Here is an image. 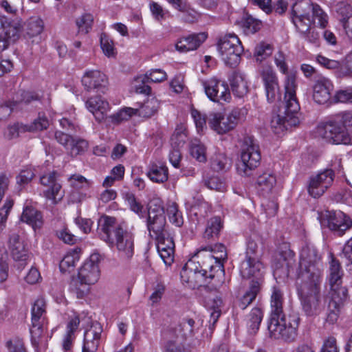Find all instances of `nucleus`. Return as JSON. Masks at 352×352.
I'll list each match as a JSON object with an SVG mask.
<instances>
[{
	"label": "nucleus",
	"instance_id": "7ed1b4c3",
	"mask_svg": "<svg viewBox=\"0 0 352 352\" xmlns=\"http://www.w3.org/2000/svg\"><path fill=\"white\" fill-rule=\"evenodd\" d=\"M274 60L279 72L285 75V94L278 113L272 118L270 127L274 133L282 135L285 131L299 124L298 113L300 107L296 97V77L294 73L288 72V65L284 54L278 52L274 55Z\"/></svg>",
	"mask_w": 352,
	"mask_h": 352
},
{
	"label": "nucleus",
	"instance_id": "a211bd4d",
	"mask_svg": "<svg viewBox=\"0 0 352 352\" xmlns=\"http://www.w3.org/2000/svg\"><path fill=\"white\" fill-rule=\"evenodd\" d=\"M166 219L164 208L161 205H155V208L149 206L148 210L147 228L151 238H159L166 234L165 230Z\"/></svg>",
	"mask_w": 352,
	"mask_h": 352
},
{
	"label": "nucleus",
	"instance_id": "c756f323",
	"mask_svg": "<svg viewBox=\"0 0 352 352\" xmlns=\"http://www.w3.org/2000/svg\"><path fill=\"white\" fill-rule=\"evenodd\" d=\"M206 38L207 35L204 32L182 37L175 44V48L180 52H187L195 50Z\"/></svg>",
	"mask_w": 352,
	"mask_h": 352
},
{
	"label": "nucleus",
	"instance_id": "c03bdc74",
	"mask_svg": "<svg viewBox=\"0 0 352 352\" xmlns=\"http://www.w3.org/2000/svg\"><path fill=\"white\" fill-rule=\"evenodd\" d=\"M190 153L191 156L199 162H206L207 160L206 148L199 141L195 140L191 143Z\"/></svg>",
	"mask_w": 352,
	"mask_h": 352
},
{
	"label": "nucleus",
	"instance_id": "412c9836",
	"mask_svg": "<svg viewBox=\"0 0 352 352\" xmlns=\"http://www.w3.org/2000/svg\"><path fill=\"white\" fill-rule=\"evenodd\" d=\"M256 188L257 192L265 197L274 196L280 189L277 184L276 175L270 170L264 171L258 176Z\"/></svg>",
	"mask_w": 352,
	"mask_h": 352
},
{
	"label": "nucleus",
	"instance_id": "bb28decb",
	"mask_svg": "<svg viewBox=\"0 0 352 352\" xmlns=\"http://www.w3.org/2000/svg\"><path fill=\"white\" fill-rule=\"evenodd\" d=\"M19 30L5 16H0V52L8 48L12 40L18 35Z\"/></svg>",
	"mask_w": 352,
	"mask_h": 352
},
{
	"label": "nucleus",
	"instance_id": "bf43d9fd",
	"mask_svg": "<svg viewBox=\"0 0 352 352\" xmlns=\"http://www.w3.org/2000/svg\"><path fill=\"white\" fill-rule=\"evenodd\" d=\"M157 243V252H162L166 249L175 248V243L173 239L168 234L154 239Z\"/></svg>",
	"mask_w": 352,
	"mask_h": 352
},
{
	"label": "nucleus",
	"instance_id": "f704fd0d",
	"mask_svg": "<svg viewBox=\"0 0 352 352\" xmlns=\"http://www.w3.org/2000/svg\"><path fill=\"white\" fill-rule=\"evenodd\" d=\"M80 250L79 249H74L68 252L60 262V270L62 272H71L80 260Z\"/></svg>",
	"mask_w": 352,
	"mask_h": 352
},
{
	"label": "nucleus",
	"instance_id": "4be33fe9",
	"mask_svg": "<svg viewBox=\"0 0 352 352\" xmlns=\"http://www.w3.org/2000/svg\"><path fill=\"white\" fill-rule=\"evenodd\" d=\"M68 182L73 190L70 195V200L74 203L81 202L89 195V189L91 183L85 177L74 174L68 178Z\"/></svg>",
	"mask_w": 352,
	"mask_h": 352
},
{
	"label": "nucleus",
	"instance_id": "2eb2a0df",
	"mask_svg": "<svg viewBox=\"0 0 352 352\" xmlns=\"http://www.w3.org/2000/svg\"><path fill=\"white\" fill-rule=\"evenodd\" d=\"M334 172L331 169H325L309 177L307 191L314 198H319L332 185Z\"/></svg>",
	"mask_w": 352,
	"mask_h": 352
},
{
	"label": "nucleus",
	"instance_id": "5701e85b",
	"mask_svg": "<svg viewBox=\"0 0 352 352\" xmlns=\"http://www.w3.org/2000/svg\"><path fill=\"white\" fill-rule=\"evenodd\" d=\"M333 90L332 82L327 78L320 77L312 87V98L316 103L324 104L329 101Z\"/></svg>",
	"mask_w": 352,
	"mask_h": 352
},
{
	"label": "nucleus",
	"instance_id": "72a5a7b5",
	"mask_svg": "<svg viewBox=\"0 0 352 352\" xmlns=\"http://www.w3.org/2000/svg\"><path fill=\"white\" fill-rule=\"evenodd\" d=\"M263 318V312L261 308L254 307L246 316V325L250 334H254L259 329Z\"/></svg>",
	"mask_w": 352,
	"mask_h": 352
},
{
	"label": "nucleus",
	"instance_id": "0eeeda50",
	"mask_svg": "<svg viewBox=\"0 0 352 352\" xmlns=\"http://www.w3.org/2000/svg\"><path fill=\"white\" fill-rule=\"evenodd\" d=\"M317 133L326 141L334 144H352V113L341 111L321 122Z\"/></svg>",
	"mask_w": 352,
	"mask_h": 352
},
{
	"label": "nucleus",
	"instance_id": "13d9d810",
	"mask_svg": "<svg viewBox=\"0 0 352 352\" xmlns=\"http://www.w3.org/2000/svg\"><path fill=\"white\" fill-rule=\"evenodd\" d=\"M94 17L90 14H85L76 20L78 30L83 33H87L91 28Z\"/></svg>",
	"mask_w": 352,
	"mask_h": 352
},
{
	"label": "nucleus",
	"instance_id": "79ce46f5",
	"mask_svg": "<svg viewBox=\"0 0 352 352\" xmlns=\"http://www.w3.org/2000/svg\"><path fill=\"white\" fill-rule=\"evenodd\" d=\"M123 198L131 211L137 214L140 217H144L145 213L144 206L137 201L133 193L126 192L123 194Z\"/></svg>",
	"mask_w": 352,
	"mask_h": 352
},
{
	"label": "nucleus",
	"instance_id": "9b49d317",
	"mask_svg": "<svg viewBox=\"0 0 352 352\" xmlns=\"http://www.w3.org/2000/svg\"><path fill=\"white\" fill-rule=\"evenodd\" d=\"M256 244H248L244 261L240 265V274L243 278H254L261 283L264 273V265L255 253Z\"/></svg>",
	"mask_w": 352,
	"mask_h": 352
},
{
	"label": "nucleus",
	"instance_id": "e2e57ef3",
	"mask_svg": "<svg viewBox=\"0 0 352 352\" xmlns=\"http://www.w3.org/2000/svg\"><path fill=\"white\" fill-rule=\"evenodd\" d=\"M191 116L193 118L197 132H203L206 129V116L194 109L191 110Z\"/></svg>",
	"mask_w": 352,
	"mask_h": 352
},
{
	"label": "nucleus",
	"instance_id": "680f3d73",
	"mask_svg": "<svg viewBox=\"0 0 352 352\" xmlns=\"http://www.w3.org/2000/svg\"><path fill=\"white\" fill-rule=\"evenodd\" d=\"M205 186L211 190L224 191L226 188L224 181L218 177H211L204 179Z\"/></svg>",
	"mask_w": 352,
	"mask_h": 352
},
{
	"label": "nucleus",
	"instance_id": "f03ea898",
	"mask_svg": "<svg viewBox=\"0 0 352 352\" xmlns=\"http://www.w3.org/2000/svg\"><path fill=\"white\" fill-rule=\"evenodd\" d=\"M226 258V248L217 245L200 249L183 267L182 282L191 289L206 286L217 289L223 283L224 270L221 260Z\"/></svg>",
	"mask_w": 352,
	"mask_h": 352
},
{
	"label": "nucleus",
	"instance_id": "58836bf2",
	"mask_svg": "<svg viewBox=\"0 0 352 352\" xmlns=\"http://www.w3.org/2000/svg\"><path fill=\"white\" fill-rule=\"evenodd\" d=\"M210 166L217 172L226 170L230 167V160L226 154L218 153L211 158Z\"/></svg>",
	"mask_w": 352,
	"mask_h": 352
},
{
	"label": "nucleus",
	"instance_id": "4c0bfd02",
	"mask_svg": "<svg viewBox=\"0 0 352 352\" xmlns=\"http://www.w3.org/2000/svg\"><path fill=\"white\" fill-rule=\"evenodd\" d=\"M158 107V100L153 97L147 99L140 108L135 109H137V115L144 118H149L155 114Z\"/></svg>",
	"mask_w": 352,
	"mask_h": 352
},
{
	"label": "nucleus",
	"instance_id": "de8ad7c7",
	"mask_svg": "<svg viewBox=\"0 0 352 352\" xmlns=\"http://www.w3.org/2000/svg\"><path fill=\"white\" fill-rule=\"evenodd\" d=\"M272 54V47L270 44L261 43L256 46L254 56L256 62L261 63Z\"/></svg>",
	"mask_w": 352,
	"mask_h": 352
},
{
	"label": "nucleus",
	"instance_id": "f257e3e1",
	"mask_svg": "<svg viewBox=\"0 0 352 352\" xmlns=\"http://www.w3.org/2000/svg\"><path fill=\"white\" fill-rule=\"evenodd\" d=\"M295 253L287 243L282 244L273 263L274 276L279 278L294 275L298 297L307 315H312L320 307V285L323 263L321 256L311 244L303 246L300 252L299 263L294 270Z\"/></svg>",
	"mask_w": 352,
	"mask_h": 352
},
{
	"label": "nucleus",
	"instance_id": "864d4df0",
	"mask_svg": "<svg viewBox=\"0 0 352 352\" xmlns=\"http://www.w3.org/2000/svg\"><path fill=\"white\" fill-rule=\"evenodd\" d=\"M100 46L105 56L109 58L115 57L116 52L113 42L105 34L100 36Z\"/></svg>",
	"mask_w": 352,
	"mask_h": 352
},
{
	"label": "nucleus",
	"instance_id": "6ab92c4d",
	"mask_svg": "<svg viewBox=\"0 0 352 352\" xmlns=\"http://www.w3.org/2000/svg\"><path fill=\"white\" fill-rule=\"evenodd\" d=\"M264 85L265 95L269 102H274L280 98L279 84L277 75L272 67L264 65L259 70Z\"/></svg>",
	"mask_w": 352,
	"mask_h": 352
},
{
	"label": "nucleus",
	"instance_id": "20e7f679",
	"mask_svg": "<svg viewBox=\"0 0 352 352\" xmlns=\"http://www.w3.org/2000/svg\"><path fill=\"white\" fill-rule=\"evenodd\" d=\"M292 20L299 32L304 35L309 43L317 44L320 34L315 28H311L314 23L322 28L328 24V16L317 4L310 0H302L294 3L292 8Z\"/></svg>",
	"mask_w": 352,
	"mask_h": 352
},
{
	"label": "nucleus",
	"instance_id": "cd10ccee",
	"mask_svg": "<svg viewBox=\"0 0 352 352\" xmlns=\"http://www.w3.org/2000/svg\"><path fill=\"white\" fill-rule=\"evenodd\" d=\"M102 328L98 322H94L85 331L82 352H96L98 349Z\"/></svg>",
	"mask_w": 352,
	"mask_h": 352
},
{
	"label": "nucleus",
	"instance_id": "ddd939ff",
	"mask_svg": "<svg viewBox=\"0 0 352 352\" xmlns=\"http://www.w3.org/2000/svg\"><path fill=\"white\" fill-rule=\"evenodd\" d=\"M342 276L343 271L340 263L332 258L329 265L330 295L337 304H339L342 300H346L348 296L346 288L341 286Z\"/></svg>",
	"mask_w": 352,
	"mask_h": 352
},
{
	"label": "nucleus",
	"instance_id": "a878e982",
	"mask_svg": "<svg viewBox=\"0 0 352 352\" xmlns=\"http://www.w3.org/2000/svg\"><path fill=\"white\" fill-rule=\"evenodd\" d=\"M261 289V283L252 280L247 287H239L236 292V298L239 307L244 309L256 298Z\"/></svg>",
	"mask_w": 352,
	"mask_h": 352
},
{
	"label": "nucleus",
	"instance_id": "e433bc0d",
	"mask_svg": "<svg viewBox=\"0 0 352 352\" xmlns=\"http://www.w3.org/2000/svg\"><path fill=\"white\" fill-rule=\"evenodd\" d=\"M171 333L172 331H169L163 333L165 352H186L181 340L172 338Z\"/></svg>",
	"mask_w": 352,
	"mask_h": 352
},
{
	"label": "nucleus",
	"instance_id": "4d7b16f0",
	"mask_svg": "<svg viewBox=\"0 0 352 352\" xmlns=\"http://www.w3.org/2000/svg\"><path fill=\"white\" fill-rule=\"evenodd\" d=\"M187 135L185 129L181 126L177 127L171 137V144L175 147H182L186 142Z\"/></svg>",
	"mask_w": 352,
	"mask_h": 352
},
{
	"label": "nucleus",
	"instance_id": "338daca9",
	"mask_svg": "<svg viewBox=\"0 0 352 352\" xmlns=\"http://www.w3.org/2000/svg\"><path fill=\"white\" fill-rule=\"evenodd\" d=\"M26 131L27 124L16 123L8 127L6 135L11 139L17 137L21 133Z\"/></svg>",
	"mask_w": 352,
	"mask_h": 352
},
{
	"label": "nucleus",
	"instance_id": "5fc2aeb1",
	"mask_svg": "<svg viewBox=\"0 0 352 352\" xmlns=\"http://www.w3.org/2000/svg\"><path fill=\"white\" fill-rule=\"evenodd\" d=\"M338 76L352 78V53L348 54L344 61L341 63V67L338 69Z\"/></svg>",
	"mask_w": 352,
	"mask_h": 352
},
{
	"label": "nucleus",
	"instance_id": "052dcab7",
	"mask_svg": "<svg viewBox=\"0 0 352 352\" xmlns=\"http://www.w3.org/2000/svg\"><path fill=\"white\" fill-rule=\"evenodd\" d=\"M335 10L341 21L346 20L348 16L352 15V7L350 4L341 1L336 4Z\"/></svg>",
	"mask_w": 352,
	"mask_h": 352
},
{
	"label": "nucleus",
	"instance_id": "8fccbe9b",
	"mask_svg": "<svg viewBox=\"0 0 352 352\" xmlns=\"http://www.w3.org/2000/svg\"><path fill=\"white\" fill-rule=\"evenodd\" d=\"M137 115V109L131 107H124L117 113L113 114L111 118L113 122L119 123L128 120L133 116Z\"/></svg>",
	"mask_w": 352,
	"mask_h": 352
},
{
	"label": "nucleus",
	"instance_id": "1a4fd4ad",
	"mask_svg": "<svg viewBox=\"0 0 352 352\" xmlns=\"http://www.w3.org/2000/svg\"><path fill=\"white\" fill-rule=\"evenodd\" d=\"M218 50L224 63L234 67L239 63L243 48L238 36L229 33L219 39Z\"/></svg>",
	"mask_w": 352,
	"mask_h": 352
},
{
	"label": "nucleus",
	"instance_id": "6e6d98bb",
	"mask_svg": "<svg viewBox=\"0 0 352 352\" xmlns=\"http://www.w3.org/2000/svg\"><path fill=\"white\" fill-rule=\"evenodd\" d=\"M14 205L12 199L7 198L0 208V231L3 230L6 224L8 214Z\"/></svg>",
	"mask_w": 352,
	"mask_h": 352
},
{
	"label": "nucleus",
	"instance_id": "69168bd1",
	"mask_svg": "<svg viewBox=\"0 0 352 352\" xmlns=\"http://www.w3.org/2000/svg\"><path fill=\"white\" fill-rule=\"evenodd\" d=\"M261 23L259 21L248 17L243 23L244 31L246 34H254L260 30Z\"/></svg>",
	"mask_w": 352,
	"mask_h": 352
},
{
	"label": "nucleus",
	"instance_id": "2f4dec72",
	"mask_svg": "<svg viewBox=\"0 0 352 352\" xmlns=\"http://www.w3.org/2000/svg\"><path fill=\"white\" fill-rule=\"evenodd\" d=\"M146 175L153 182L164 183L168 180V170L164 163L155 162L149 164Z\"/></svg>",
	"mask_w": 352,
	"mask_h": 352
},
{
	"label": "nucleus",
	"instance_id": "49530a36",
	"mask_svg": "<svg viewBox=\"0 0 352 352\" xmlns=\"http://www.w3.org/2000/svg\"><path fill=\"white\" fill-rule=\"evenodd\" d=\"M35 173L32 166H25L21 170L16 177V184L21 187L28 185L34 177Z\"/></svg>",
	"mask_w": 352,
	"mask_h": 352
},
{
	"label": "nucleus",
	"instance_id": "37998d69",
	"mask_svg": "<svg viewBox=\"0 0 352 352\" xmlns=\"http://www.w3.org/2000/svg\"><path fill=\"white\" fill-rule=\"evenodd\" d=\"M149 82L147 74H142L135 76L132 81V87L136 93L148 94L151 88L147 83Z\"/></svg>",
	"mask_w": 352,
	"mask_h": 352
},
{
	"label": "nucleus",
	"instance_id": "6e6552de",
	"mask_svg": "<svg viewBox=\"0 0 352 352\" xmlns=\"http://www.w3.org/2000/svg\"><path fill=\"white\" fill-rule=\"evenodd\" d=\"M247 110L243 108H234L226 113L212 112L208 116V123L214 132L223 135L234 130L245 120Z\"/></svg>",
	"mask_w": 352,
	"mask_h": 352
},
{
	"label": "nucleus",
	"instance_id": "dca6fc26",
	"mask_svg": "<svg viewBox=\"0 0 352 352\" xmlns=\"http://www.w3.org/2000/svg\"><path fill=\"white\" fill-rule=\"evenodd\" d=\"M81 82L87 91L104 94L107 90L109 79L100 70L87 69L81 78Z\"/></svg>",
	"mask_w": 352,
	"mask_h": 352
},
{
	"label": "nucleus",
	"instance_id": "7c9ffc66",
	"mask_svg": "<svg viewBox=\"0 0 352 352\" xmlns=\"http://www.w3.org/2000/svg\"><path fill=\"white\" fill-rule=\"evenodd\" d=\"M23 222L30 225L34 231L40 229L43 225V217L41 213L35 208L29 206L28 204L24 206L21 216Z\"/></svg>",
	"mask_w": 352,
	"mask_h": 352
},
{
	"label": "nucleus",
	"instance_id": "39448f33",
	"mask_svg": "<svg viewBox=\"0 0 352 352\" xmlns=\"http://www.w3.org/2000/svg\"><path fill=\"white\" fill-rule=\"evenodd\" d=\"M270 307V316L267 325L270 336L274 339H281L287 342L294 340L297 336L299 318L296 316H285L283 294L278 289L274 288L273 290Z\"/></svg>",
	"mask_w": 352,
	"mask_h": 352
},
{
	"label": "nucleus",
	"instance_id": "09e8293b",
	"mask_svg": "<svg viewBox=\"0 0 352 352\" xmlns=\"http://www.w3.org/2000/svg\"><path fill=\"white\" fill-rule=\"evenodd\" d=\"M89 146L88 142L83 139H72L69 148L67 149L70 155L72 156H76L78 155H80L85 153Z\"/></svg>",
	"mask_w": 352,
	"mask_h": 352
},
{
	"label": "nucleus",
	"instance_id": "c9c22d12",
	"mask_svg": "<svg viewBox=\"0 0 352 352\" xmlns=\"http://www.w3.org/2000/svg\"><path fill=\"white\" fill-rule=\"evenodd\" d=\"M89 286L82 283L78 278L73 277L69 285V290L78 299H84L89 294Z\"/></svg>",
	"mask_w": 352,
	"mask_h": 352
},
{
	"label": "nucleus",
	"instance_id": "423d86ee",
	"mask_svg": "<svg viewBox=\"0 0 352 352\" xmlns=\"http://www.w3.org/2000/svg\"><path fill=\"white\" fill-rule=\"evenodd\" d=\"M98 233L109 247L116 248L121 258L129 260L132 258L134 254V236L117 224L114 217H101L98 221Z\"/></svg>",
	"mask_w": 352,
	"mask_h": 352
},
{
	"label": "nucleus",
	"instance_id": "3c124183",
	"mask_svg": "<svg viewBox=\"0 0 352 352\" xmlns=\"http://www.w3.org/2000/svg\"><path fill=\"white\" fill-rule=\"evenodd\" d=\"M167 215L170 221L176 226H181L183 224V217L182 213L178 210L175 203H171L166 209Z\"/></svg>",
	"mask_w": 352,
	"mask_h": 352
},
{
	"label": "nucleus",
	"instance_id": "f3484780",
	"mask_svg": "<svg viewBox=\"0 0 352 352\" xmlns=\"http://www.w3.org/2000/svg\"><path fill=\"white\" fill-rule=\"evenodd\" d=\"M100 255L98 253L91 254L79 269L77 278L85 285H92L96 283L100 276Z\"/></svg>",
	"mask_w": 352,
	"mask_h": 352
},
{
	"label": "nucleus",
	"instance_id": "a19ab883",
	"mask_svg": "<svg viewBox=\"0 0 352 352\" xmlns=\"http://www.w3.org/2000/svg\"><path fill=\"white\" fill-rule=\"evenodd\" d=\"M62 186L59 183L54 184L43 192L45 197L50 200L52 204H56L60 201L64 196Z\"/></svg>",
	"mask_w": 352,
	"mask_h": 352
},
{
	"label": "nucleus",
	"instance_id": "aec40b11",
	"mask_svg": "<svg viewBox=\"0 0 352 352\" xmlns=\"http://www.w3.org/2000/svg\"><path fill=\"white\" fill-rule=\"evenodd\" d=\"M205 93L213 102H228L230 93L228 85L217 78H211L203 82Z\"/></svg>",
	"mask_w": 352,
	"mask_h": 352
},
{
	"label": "nucleus",
	"instance_id": "9d476101",
	"mask_svg": "<svg viewBox=\"0 0 352 352\" xmlns=\"http://www.w3.org/2000/svg\"><path fill=\"white\" fill-rule=\"evenodd\" d=\"M261 160L258 146L250 140H245L241 146L236 164L238 173L243 176L251 175L252 170L259 166Z\"/></svg>",
	"mask_w": 352,
	"mask_h": 352
},
{
	"label": "nucleus",
	"instance_id": "4468645a",
	"mask_svg": "<svg viewBox=\"0 0 352 352\" xmlns=\"http://www.w3.org/2000/svg\"><path fill=\"white\" fill-rule=\"evenodd\" d=\"M322 227H327L340 235L351 226V221L342 211H325L318 217Z\"/></svg>",
	"mask_w": 352,
	"mask_h": 352
},
{
	"label": "nucleus",
	"instance_id": "473e14b6",
	"mask_svg": "<svg viewBox=\"0 0 352 352\" xmlns=\"http://www.w3.org/2000/svg\"><path fill=\"white\" fill-rule=\"evenodd\" d=\"M231 89L234 96L243 98L247 95L249 87L248 82L244 74L240 72H234L231 80Z\"/></svg>",
	"mask_w": 352,
	"mask_h": 352
},
{
	"label": "nucleus",
	"instance_id": "b1692460",
	"mask_svg": "<svg viewBox=\"0 0 352 352\" xmlns=\"http://www.w3.org/2000/svg\"><path fill=\"white\" fill-rule=\"evenodd\" d=\"M9 249L13 259L23 267L30 258L27 244L18 234H14L9 239Z\"/></svg>",
	"mask_w": 352,
	"mask_h": 352
},
{
	"label": "nucleus",
	"instance_id": "f8f14e48",
	"mask_svg": "<svg viewBox=\"0 0 352 352\" xmlns=\"http://www.w3.org/2000/svg\"><path fill=\"white\" fill-rule=\"evenodd\" d=\"M45 302L43 298L35 300L32 308V326L30 329L32 345L38 346L46 325Z\"/></svg>",
	"mask_w": 352,
	"mask_h": 352
},
{
	"label": "nucleus",
	"instance_id": "393cba45",
	"mask_svg": "<svg viewBox=\"0 0 352 352\" xmlns=\"http://www.w3.org/2000/svg\"><path fill=\"white\" fill-rule=\"evenodd\" d=\"M201 323L196 322L193 318H184L177 327H170L165 331H172L171 337L181 340L192 337L197 331Z\"/></svg>",
	"mask_w": 352,
	"mask_h": 352
},
{
	"label": "nucleus",
	"instance_id": "774afa93",
	"mask_svg": "<svg viewBox=\"0 0 352 352\" xmlns=\"http://www.w3.org/2000/svg\"><path fill=\"white\" fill-rule=\"evenodd\" d=\"M146 74L148 75V82H161L167 78L166 73L160 69H151Z\"/></svg>",
	"mask_w": 352,
	"mask_h": 352
},
{
	"label": "nucleus",
	"instance_id": "ea45409f",
	"mask_svg": "<svg viewBox=\"0 0 352 352\" xmlns=\"http://www.w3.org/2000/svg\"><path fill=\"white\" fill-rule=\"evenodd\" d=\"M221 228L222 223L220 217H214L211 218L207 223L204 237L207 239H214L217 236Z\"/></svg>",
	"mask_w": 352,
	"mask_h": 352
},
{
	"label": "nucleus",
	"instance_id": "0e129e2a",
	"mask_svg": "<svg viewBox=\"0 0 352 352\" xmlns=\"http://www.w3.org/2000/svg\"><path fill=\"white\" fill-rule=\"evenodd\" d=\"M317 62L324 67L329 69H335L336 74L338 76V72L340 67H341V63L332 59H329L328 58L318 55L316 58Z\"/></svg>",
	"mask_w": 352,
	"mask_h": 352
},
{
	"label": "nucleus",
	"instance_id": "603ef678",
	"mask_svg": "<svg viewBox=\"0 0 352 352\" xmlns=\"http://www.w3.org/2000/svg\"><path fill=\"white\" fill-rule=\"evenodd\" d=\"M49 126V120L44 114H38L37 118L30 124H27V131L34 132L46 129Z\"/></svg>",
	"mask_w": 352,
	"mask_h": 352
},
{
	"label": "nucleus",
	"instance_id": "c85d7f7f",
	"mask_svg": "<svg viewBox=\"0 0 352 352\" xmlns=\"http://www.w3.org/2000/svg\"><path fill=\"white\" fill-rule=\"evenodd\" d=\"M86 108L94 116L98 122L103 121L110 109V106L107 100L101 96H93L87 99L85 102Z\"/></svg>",
	"mask_w": 352,
	"mask_h": 352
},
{
	"label": "nucleus",
	"instance_id": "a18cd8bd",
	"mask_svg": "<svg viewBox=\"0 0 352 352\" xmlns=\"http://www.w3.org/2000/svg\"><path fill=\"white\" fill-rule=\"evenodd\" d=\"M43 21L39 18H32L26 23V33L30 37L38 36L43 30Z\"/></svg>",
	"mask_w": 352,
	"mask_h": 352
}]
</instances>
